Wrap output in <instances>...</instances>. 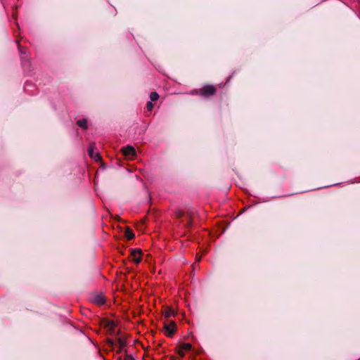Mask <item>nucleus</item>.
Returning <instances> with one entry per match:
<instances>
[{"instance_id": "obj_6", "label": "nucleus", "mask_w": 360, "mask_h": 360, "mask_svg": "<svg viewBox=\"0 0 360 360\" xmlns=\"http://www.w3.org/2000/svg\"><path fill=\"white\" fill-rule=\"evenodd\" d=\"M89 155L94 159L95 161L101 160V156L98 153H95L92 146H90L88 149Z\"/></svg>"}, {"instance_id": "obj_12", "label": "nucleus", "mask_w": 360, "mask_h": 360, "mask_svg": "<svg viewBox=\"0 0 360 360\" xmlns=\"http://www.w3.org/2000/svg\"><path fill=\"white\" fill-rule=\"evenodd\" d=\"M159 98V95L157 92H151L150 94V98L151 100V101H155L158 99Z\"/></svg>"}, {"instance_id": "obj_4", "label": "nucleus", "mask_w": 360, "mask_h": 360, "mask_svg": "<svg viewBox=\"0 0 360 360\" xmlns=\"http://www.w3.org/2000/svg\"><path fill=\"white\" fill-rule=\"evenodd\" d=\"M141 252L139 250H134L131 252L132 260L136 264H139L141 261Z\"/></svg>"}, {"instance_id": "obj_3", "label": "nucleus", "mask_w": 360, "mask_h": 360, "mask_svg": "<svg viewBox=\"0 0 360 360\" xmlns=\"http://www.w3.org/2000/svg\"><path fill=\"white\" fill-rule=\"evenodd\" d=\"M122 151L124 155L129 158H134L136 155L135 148L131 146L124 147Z\"/></svg>"}, {"instance_id": "obj_14", "label": "nucleus", "mask_w": 360, "mask_h": 360, "mask_svg": "<svg viewBox=\"0 0 360 360\" xmlns=\"http://www.w3.org/2000/svg\"><path fill=\"white\" fill-rule=\"evenodd\" d=\"M18 50H19V52L20 54H26V51L24 50V49L22 48L19 44H18Z\"/></svg>"}, {"instance_id": "obj_16", "label": "nucleus", "mask_w": 360, "mask_h": 360, "mask_svg": "<svg viewBox=\"0 0 360 360\" xmlns=\"http://www.w3.org/2000/svg\"><path fill=\"white\" fill-rule=\"evenodd\" d=\"M124 360H134V358L131 355H127L124 357Z\"/></svg>"}, {"instance_id": "obj_2", "label": "nucleus", "mask_w": 360, "mask_h": 360, "mask_svg": "<svg viewBox=\"0 0 360 360\" xmlns=\"http://www.w3.org/2000/svg\"><path fill=\"white\" fill-rule=\"evenodd\" d=\"M215 88L212 85H206L200 89V94L204 97H208L214 94Z\"/></svg>"}, {"instance_id": "obj_15", "label": "nucleus", "mask_w": 360, "mask_h": 360, "mask_svg": "<svg viewBox=\"0 0 360 360\" xmlns=\"http://www.w3.org/2000/svg\"><path fill=\"white\" fill-rule=\"evenodd\" d=\"M108 326L110 328H112L115 326V323H114V322H113V321H108Z\"/></svg>"}, {"instance_id": "obj_8", "label": "nucleus", "mask_w": 360, "mask_h": 360, "mask_svg": "<svg viewBox=\"0 0 360 360\" xmlns=\"http://www.w3.org/2000/svg\"><path fill=\"white\" fill-rule=\"evenodd\" d=\"M176 315V311L174 309L172 308H167L165 311V318H169L171 316H174Z\"/></svg>"}, {"instance_id": "obj_18", "label": "nucleus", "mask_w": 360, "mask_h": 360, "mask_svg": "<svg viewBox=\"0 0 360 360\" xmlns=\"http://www.w3.org/2000/svg\"><path fill=\"white\" fill-rule=\"evenodd\" d=\"M191 224V220L189 219V222H188V224L190 225Z\"/></svg>"}, {"instance_id": "obj_17", "label": "nucleus", "mask_w": 360, "mask_h": 360, "mask_svg": "<svg viewBox=\"0 0 360 360\" xmlns=\"http://www.w3.org/2000/svg\"><path fill=\"white\" fill-rule=\"evenodd\" d=\"M182 216H183V215H182L180 212H179V213H178V217H181Z\"/></svg>"}, {"instance_id": "obj_7", "label": "nucleus", "mask_w": 360, "mask_h": 360, "mask_svg": "<svg viewBox=\"0 0 360 360\" xmlns=\"http://www.w3.org/2000/svg\"><path fill=\"white\" fill-rule=\"evenodd\" d=\"M91 301L98 304L102 305L105 303L104 297L102 295H96L91 298Z\"/></svg>"}, {"instance_id": "obj_13", "label": "nucleus", "mask_w": 360, "mask_h": 360, "mask_svg": "<svg viewBox=\"0 0 360 360\" xmlns=\"http://www.w3.org/2000/svg\"><path fill=\"white\" fill-rule=\"evenodd\" d=\"M146 108L148 111H151L152 109L153 108V104L152 103L151 101H148L146 104Z\"/></svg>"}, {"instance_id": "obj_11", "label": "nucleus", "mask_w": 360, "mask_h": 360, "mask_svg": "<svg viewBox=\"0 0 360 360\" xmlns=\"http://www.w3.org/2000/svg\"><path fill=\"white\" fill-rule=\"evenodd\" d=\"M117 344L118 345L120 351H121L124 347H125L127 342L124 340L119 338Z\"/></svg>"}, {"instance_id": "obj_1", "label": "nucleus", "mask_w": 360, "mask_h": 360, "mask_svg": "<svg viewBox=\"0 0 360 360\" xmlns=\"http://www.w3.org/2000/svg\"><path fill=\"white\" fill-rule=\"evenodd\" d=\"M176 327V326L174 321H172L169 323H165L164 328L167 335L169 337L172 336L175 332Z\"/></svg>"}, {"instance_id": "obj_5", "label": "nucleus", "mask_w": 360, "mask_h": 360, "mask_svg": "<svg viewBox=\"0 0 360 360\" xmlns=\"http://www.w3.org/2000/svg\"><path fill=\"white\" fill-rule=\"evenodd\" d=\"M192 345L190 343H183L179 348V354L181 356H184V352L190 351Z\"/></svg>"}, {"instance_id": "obj_10", "label": "nucleus", "mask_w": 360, "mask_h": 360, "mask_svg": "<svg viewBox=\"0 0 360 360\" xmlns=\"http://www.w3.org/2000/svg\"><path fill=\"white\" fill-rule=\"evenodd\" d=\"M78 126H79L82 129H86L87 127V120L86 119H82L77 122Z\"/></svg>"}, {"instance_id": "obj_9", "label": "nucleus", "mask_w": 360, "mask_h": 360, "mask_svg": "<svg viewBox=\"0 0 360 360\" xmlns=\"http://www.w3.org/2000/svg\"><path fill=\"white\" fill-rule=\"evenodd\" d=\"M124 235L128 240H131L134 237V232L129 228L125 230Z\"/></svg>"}]
</instances>
